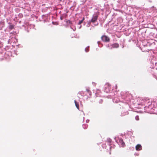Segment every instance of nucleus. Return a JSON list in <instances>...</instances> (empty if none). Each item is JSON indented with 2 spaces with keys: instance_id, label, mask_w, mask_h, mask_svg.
Listing matches in <instances>:
<instances>
[{
  "instance_id": "nucleus-13",
  "label": "nucleus",
  "mask_w": 157,
  "mask_h": 157,
  "mask_svg": "<svg viewBox=\"0 0 157 157\" xmlns=\"http://www.w3.org/2000/svg\"><path fill=\"white\" fill-rule=\"evenodd\" d=\"M60 19L61 20H63V18L62 17H60Z\"/></svg>"
},
{
  "instance_id": "nucleus-7",
  "label": "nucleus",
  "mask_w": 157,
  "mask_h": 157,
  "mask_svg": "<svg viewBox=\"0 0 157 157\" xmlns=\"http://www.w3.org/2000/svg\"><path fill=\"white\" fill-rule=\"evenodd\" d=\"M74 102H75V105L76 108L78 109H79V104L75 100Z\"/></svg>"
},
{
  "instance_id": "nucleus-9",
  "label": "nucleus",
  "mask_w": 157,
  "mask_h": 157,
  "mask_svg": "<svg viewBox=\"0 0 157 157\" xmlns=\"http://www.w3.org/2000/svg\"><path fill=\"white\" fill-rule=\"evenodd\" d=\"M135 119L137 121L139 120V116H136L135 117Z\"/></svg>"
},
{
  "instance_id": "nucleus-2",
  "label": "nucleus",
  "mask_w": 157,
  "mask_h": 157,
  "mask_svg": "<svg viewBox=\"0 0 157 157\" xmlns=\"http://www.w3.org/2000/svg\"><path fill=\"white\" fill-rule=\"evenodd\" d=\"M86 95L87 97V98H90L92 95V93L91 91L88 89H86Z\"/></svg>"
},
{
  "instance_id": "nucleus-6",
  "label": "nucleus",
  "mask_w": 157,
  "mask_h": 157,
  "mask_svg": "<svg viewBox=\"0 0 157 157\" xmlns=\"http://www.w3.org/2000/svg\"><path fill=\"white\" fill-rule=\"evenodd\" d=\"M136 149L137 151H139L142 149V147L140 144H137L136 146Z\"/></svg>"
},
{
  "instance_id": "nucleus-4",
  "label": "nucleus",
  "mask_w": 157,
  "mask_h": 157,
  "mask_svg": "<svg viewBox=\"0 0 157 157\" xmlns=\"http://www.w3.org/2000/svg\"><path fill=\"white\" fill-rule=\"evenodd\" d=\"M119 143L122 147H124L125 146V144L121 138L119 140Z\"/></svg>"
},
{
  "instance_id": "nucleus-1",
  "label": "nucleus",
  "mask_w": 157,
  "mask_h": 157,
  "mask_svg": "<svg viewBox=\"0 0 157 157\" xmlns=\"http://www.w3.org/2000/svg\"><path fill=\"white\" fill-rule=\"evenodd\" d=\"M101 38L102 40L104 42H109L110 41V38L107 36L105 35L102 36Z\"/></svg>"
},
{
  "instance_id": "nucleus-10",
  "label": "nucleus",
  "mask_w": 157,
  "mask_h": 157,
  "mask_svg": "<svg viewBox=\"0 0 157 157\" xmlns=\"http://www.w3.org/2000/svg\"><path fill=\"white\" fill-rule=\"evenodd\" d=\"M92 84H93V85L94 86H95L96 85V83L95 82H92Z\"/></svg>"
},
{
  "instance_id": "nucleus-8",
  "label": "nucleus",
  "mask_w": 157,
  "mask_h": 157,
  "mask_svg": "<svg viewBox=\"0 0 157 157\" xmlns=\"http://www.w3.org/2000/svg\"><path fill=\"white\" fill-rule=\"evenodd\" d=\"M84 19H85V18L84 17L83 18L82 20L80 21H79V22H78V24L79 25L81 24H82V23L83 22V21L84 20Z\"/></svg>"
},
{
  "instance_id": "nucleus-11",
  "label": "nucleus",
  "mask_w": 157,
  "mask_h": 157,
  "mask_svg": "<svg viewBox=\"0 0 157 157\" xmlns=\"http://www.w3.org/2000/svg\"><path fill=\"white\" fill-rule=\"evenodd\" d=\"M13 26L12 25H10V28L11 29H13Z\"/></svg>"
},
{
  "instance_id": "nucleus-12",
  "label": "nucleus",
  "mask_w": 157,
  "mask_h": 157,
  "mask_svg": "<svg viewBox=\"0 0 157 157\" xmlns=\"http://www.w3.org/2000/svg\"><path fill=\"white\" fill-rule=\"evenodd\" d=\"M86 52H88L89 51L88 49H87V50H86V49H85Z\"/></svg>"
},
{
  "instance_id": "nucleus-3",
  "label": "nucleus",
  "mask_w": 157,
  "mask_h": 157,
  "mask_svg": "<svg viewBox=\"0 0 157 157\" xmlns=\"http://www.w3.org/2000/svg\"><path fill=\"white\" fill-rule=\"evenodd\" d=\"M98 16L97 15L93 16L91 20L90 21L92 23H94L96 21L97 19H98Z\"/></svg>"
},
{
  "instance_id": "nucleus-5",
  "label": "nucleus",
  "mask_w": 157,
  "mask_h": 157,
  "mask_svg": "<svg viewBox=\"0 0 157 157\" xmlns=\"http://www.w3.org/2000/svg\"><path fill=\"white\" fill-rule=\"evenodd\" d=\"M111 47L110 48L111 49L113 48H117L119 47V45L117 43H114L111 45Z\"/></svg>"
},
{
  "instance_id": "nucleus-14",
  "label": "nucleus",
  "mask_w": 157,
  "mask_h": 157,
  "mask_svg": "<svg viewBox=\"0 0 157 157\" xmlns=\"http://www.w3.org/2000/svg\"><path fill=\"white\" fill-rule=\"evenodd\" d=\"M111 140H109V142H111Z\"/></svg>"
},
{
  "instance_id": "nucleus-15",
  "label": "nucleus",
  "mask_w": 157,
  "mask_h": 157,
  "mask_svg": "<svg viewBox=\"0 0 157 157\" xmlns=\"http://www.w3.org/2000/svg\"><path fill=\"white\" fill-rule=\"evenodd\" d=\"M109 154H111V153L110 152L109 153Z\"/></svg>"
}]
</instances>
